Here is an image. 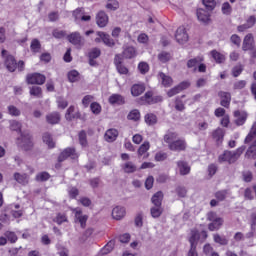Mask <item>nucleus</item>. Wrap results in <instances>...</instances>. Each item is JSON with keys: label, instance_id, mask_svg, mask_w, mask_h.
<instances>
[{"label": "nucleus", "instance_id": "1", "mask_svg": "<svg viewBox=\"0 0 256 256\" xmlns=\"http://www.w3.org/2000/svg\"><path fill=\"white\" fill-rule=\"evenodd\" d=\"M245 149H247V147L241 146L234 152L226 150L223 154L219 156L218 161L219 163L227 162L231 165L232 163H235L239 159V157H241V155H243Z\"/></svg>", "mask_w": 256, "mask_h": 256}, {"label": "nucleus", "instance_id": "2", "mask_svg": "<svg viewBox=\"0 0 256 256\" xmlns=\"http://www.w3.org/2000/svg\"><path fill=\"white\" fill-rule=\"evenodd\" d=\"M69 157L72 159H79V154L75 148L68 147L64 149L58 156V163H63V161H66V159H69Z\"/></svg>", "mask_w": 256, "mask_h": 256}, {"label": "nucleus", "instance_id": "3", "mask_svg": "<svg viewBox=\"0 0 256 256\" xmlns=\"http://www.w3.org/2000/svg\"><path fill=\"white\" fill-rule=\"evenodd\" d=\"M142 100V105H155V103H161L163 101L162 96H153V92H146L144 96L140 98Z\"/></svg>", "mask_w": 256, "mask_h": 256}, {"label": "nucleus", "instance_id": "4", "mask_svg": "<svg viewBox=\"0 0 256 256\" xmlns=\"http://www.w3.org/2000/svg\"><path fill=\"white\" fill-rule=\"evenodd\" d=\"M20 141V147L25 151H29L33 147V141H31V134L27 131L21 132V137L18 139Z\"/></svg>", "mask_w": 256, "mask_h": 256}, {"label": "nucleus", "instance_id": "5", "mask_svg": "<svg viewBox=\"0 0 256 256\" xmlns=\"http://www.w3.org/2000/svg\"><path fill=\"white\" fill-rule=\"evenodd\" d=\"M2 57H6L5 58L6 69H8L10 73L15 72V69H17V61H15V57L11 55H7V50H2Z\"/></svg>", "mask_w": 256, "mask_h": 256}, {"label": "nucleus", "instance_id": "6", "mask_svg": "<svg viewBox=\"0 0 256 256\" xmlns=\"http://www.w3.org/2000/svg\"><path fill=\"white\" fill-rule=\"evenodd\" d=\"M45 75L34 73L27 75V83L30 85H43L45 83Z\"/></svg>", "mask_w": 256, "mask_h": 256}, {"label": "nucleus", "instance_id": "7", "mask_svg": "<svg viewBox=\"0 0 256 256\" xmlns=\"http://www.w3.org/2000/svg\"><path fill=\"white\" fill-rule=\"evenodd\" d=\"M191 83L189 82H181L174 88L170 89L167 92L168 97H175V95H178V93H181V91H185V89H189Z\"/></svg>", "mask_w": 256, "mask_h": 256}, {"label": "nucleus", "instance_id": "8", "mask_svg": "<svg viewBox=\"0 0 256 256\" xmlns=\"http://www.w3.org/2000/svg\"><path fill=\"white\" fill-rule=\"evenodd\" d=\"M196 15L198 20H200L201 23H204L205 25L211 23V12L206 11L203 8L197 9Z\"/></svg>", "mask_w": 256, "mask_h": 256}, {"label": "nucleus", "instance_id": "9", "mask_svg": "<svg viewBox=\"0 0 256 256\" xmlns=\"http://www.w3.org/2000/svg\"><path fill=\"white\" fill-rule=\"evenodd\" d=\"M72 211L75 214V219L80 223L81 227L85 229L89 216L83 215L81 208H74Z\"/></svg>", "mask_w": 256, "mask_h": 256}, {"label": "nucleus", "instance_id": "10", "mask_svg": "<svg viewBox=\"0 0 256 256\" xmlns=\"http://www.w3.org/2000/svg\"><path fill=\"white\" fill-rule=\"evenodd\" d=\"M170 151H185L187 143L183 139L175 140L168 146Z\"/></svg>", "mask_w": 256, "mask_h": 256}, {"label": "nucleus", "instance_id": "11", "mask_svg": "<svg viewBox=\"0 0 256 256\" xmlns=\"http://www.w3.org/2000/svg\"><path fill=\"white\" fill-rule=\"evenodd\" d=\"M218 97L221 99L220 105L226 109H229V105H231V93L220 91L218 93Z\"/></svg>", "mask_w": 256, "mask_h": 256}, {"label": "nucleus", "instance_id": "12", "mask_svg": "<svg viewBox=\"0 0 256 256\" xmlns=\"http://www.w3.org/2000/svg\"><path fill=\"white\" fill-rule=\"evenodd\" d=\"M96 23L98 27H106L109 23V16L105 11H99L96 15Z\"/></svg>", "mask_w": 256, "mask_h": 256}, {"label": "nucleus", "instance_id": "13", "mask_svg": "<svg viewBox=\"0 0 256 256\" xmlns=\"http://www.w3.org/2000/svg\"><path fill=\"white\" fill-rule=\"evenodd\" d=\"M117 137H119V131L115 128L108 129L104 135L105 141L108 143H113L114 141H117Z\"/></svg>", "mask_w": 256, "mask_h": 256}, {"label": "nucleus", "instance_id": "14", "mask_svg": "<svg viewBox=\"0 0 256 256\" xmlns=\"http://www.w3.org/2000/svg\"><path fill=\"white\" fill-rule=\"evenodd\" d=\"M98 35L99 37L95 39L96 43H100L101 41H103V43L108 47H113V45H115V41L111 38V35L105 33Z\"/></svg>", "mask_w": 256, "mask_h": 256}, {"label": "nucleus", "instance_id": "15", "mask_svg": "<svg viewBox=\"0 0 256 256\" xmlns=\"http://www.w3.org/2000/svg\"><path fill=\"white\" fill-rule=\"evenodd\" d=\"M68 41H70L72 45H79V46L84 45L85 43V39L81 37L80 33H72L68 35Z\"/></svg>", "mask_w": 256, "mask_h": 256}, {"label": "nucleus", "instance_id": "16", "mask_svg": "<svg viewBox=\"0 0 256 256\" xmlns=\"http://www.w3.org/2000/svg\"><path fill=\"white\" fill-rule=\"evenodd\" d=\"M114 61H115L116 69L118 73H120V75H127V73H129V69H127V67L121 64V55L117 54L115 56Z\"/></svg>", "mask_w": 256, "mask_h": 256}, {"label": "nucleus", "instance_id": "17", "mask_svg": "<svg viewBox=\"0 0 256 256\" xmlns=\"http://www.w3.org/2000/svg\"><path fill=\"white\" fill-rule=\"evenodd\" d=\"M234 117L236 118L235 124L238 126L244 125L245 121H247V112H241L236 110L234 112Z\"/></svg>", "mask_w": 256, "mask_h": 256}, {"label": "nucleus", "instance_id": "18", "mask_svg": "<svg viewBox=\"0 0 256 256\" xmlns=\"http://www.w3.org/2000/svg\"><path fill=\"white\" fill-rule=\"evenodd\" d=\"M199 239H201V234L199 233V230H191V236L189 238L190 247H197Z\"/></svg>", "mask_w": 256, "mask_h": 256}, {"label": "nucleus", "instance_id": "19", "mask_svg": "<svg viewBox=\"0 0 256 256\" xmlns=\"http://www.w3.org/2000/svg\"><path fill=\"white\" fill-rule=\"evenodd\" d=\"M112 217H113V219H116V221H121V219H123V217H125V208L116 206L112 210Z\"/></svg>", "mask_w": 256, "mask_h": 256}, {"label": "nucleus", "instance_id": "20", "mask_svg": "<svg viewBox=\"0 0 256 256\" xmlns=\"http://www.w3.org/2000/svg\"><path fill=\"white\" fill-rule=\"evenodd\" d=\"M177 167L180 171V175H189V173H191V167H189V164L185 161H178Z\"/></svg>", "mask_w": 256, "mask_h": 256}, {"label": "nucleus", "instance_id": "21", "mask_svg": "<svg viewBox=\"0 0 256 256\" xmlns=\"http://www.w3.org/2000/svg\"><path fill=\"white\" fill-rule=\"evenodd\" d=\"M122 55L124 59H133L137 56V50H135V47L127 46L124 48Z\"/></svg>", "mask_w": 256, "mask_h": 256}, {"label": "nucleus", "instance_id": "22", "mask_svg": "<svg viewBox=\"0 0 256 256\" xmlns=\"http://www.w3.org/2000/svg\"><path fill=\"white\" fill-rule=\"evenodd\" d=\"M46 121L50 125H57L61 121V115L57 112H52L46 116Z\"/></svg>", "mask_w": 256, "mask_h": 256}, {"label": "nucleus", "instance_id": "23", "mask_svg": "<svg viewBox=\"0 0 256 256\" xmlns=\"http://www.w3.org/2000/svg\"><path fill=\"white\" fill-rule=\"evenodd\" d=\"M200 63H203V56H198L196 58H192L187 61V67L188 69H194V71H197V65Z\"/></svg>", "mask_w": 256, "mask_h": 256}, {"label": "nucleus", "instance_id": "24", "mask_svg": "<svg viewBox=\"0 0 256 256\" xmlns=\"http://www.w3.org/2000/svg\"><path fill=\"white\" fill-rule=\"evenodd\" d=\"M145 93V85L144 84H134L131 88V94L133 97H139V95Z\"/></svg>", "mask_w": 256, "mask_h": 256}, {"label": "nucleus", "instance_id": "25", "mask_svg": "<svg viewBox=\"0 0 256 256\" xmlns=\"http://www.w3.org/2000/svg\"><path fill=\"white\" fill-rule=\"evenodd\" d=\"M242 49L243 51H250V49H253V36L251 34L245 36Z\"/></svg>", "mask_w": 256, "mask_h": 256}, {"label": "nucleus", "instance_id": "26", "mask_svg": "<svg viewBox=\"0 0 256 256\" xmlns=\"http://www.w3.org/2000/svg\"><path fill=\"white\" fill-rule=\"evenodd\" d=\"M151 201L154 204V207H162L161 205L163 203V192L162 191L156 192L152 196Z\"/></svg>", "mask_w": 256, "mask_h": 256}, {"label": "nucleus", "instance_id": "27", "mask_svg": "<svg viewBox=\"0 0 256 256\" xmlns=\"http://www.w3.org/2000/svg\"><path fill=\"white\" fill-rule=\"evenodd\" d=\"M109 103L111 105H123V103H125V98L119 94H113L109 97Z\"/></svg>", "mask_w": 256, "mask_h": 256}, {"label": "nucleus", "instance_id": "28", "mask_svg": "<svg viewBox=\"0 0 256 256\" xmlns=\"http://www.w3.org/2000/svg\"><path fill=\"white\" fill-rule=\"evenodd\" d=\"M14 179L17 183H20V185H27V183H29V176L27 174L16 172L14 173Z\"/></svg>", "mask_w": 256, "mask_h": 256}, {"label": "nucleus", "instance_id": "29", "mask_svg": "<svg viewBox=\"0 0 256 256\" xmlns=\"http://www.w3.org/2000/svg\"><path fill=\"white\" fill-rule=\"evenodd\" d=\"M256 23V18L255 16H250L247 20V23L244 25L238 26V31L243 32L245 29H251Z\"/></svg>", "mask_w": 256, "mask_h": 256}, {"label": "nucleus", "instance_id": "30", "mask_svg": "<svg viewBox=\"0 0 256 256\" xmlns=\"http://www.w3.org/2000/svg\"><path fill=\"white\" fill-rule=\"evenodd\" d=\"M212 137L217 141V143H221V141H223V137H225V130H223V128H217L212 132Z\"/></svg>", "mask_w": 256, "mask_h": 256}, {"label": "nucleus", "instance_id": "31", "mask_svg": "<svg viewBox=\"0 0 256 256\" xmlns=\"http://www.w3.org/2000/svg\"><path fill=\"white\" fill-rule=\"evenodd\" d=\"M159 77L164 87H171V85H173V78H171V76H168L163 72H160Z\"/></svg>", "mask_w": 256, "mask_h": 256}, {"label": "nucleus", "instance_id": "32", "mask_svg": "<svg viewBox=\"0 0 256 256\" xmlns=\"http://www.w3.org/2000/svg\"><path fill=\"white\" fill-rule=\"evenodd\" d=\"M174 37L179 45H185L189 41V34L187 33H176Z\"/></svg>", "mask_w": 256, "mask_h": 256}, {"label": "nucleus", "instance_id": "33", "mask_svg": "<svg viewBox=\"0 0 256 256\" xmlns=\"http://www.w3.org/2000/svg\"><path fill=\"white\" fill-rule=\"evenodd\" d=\"M254 140V143H256V122L253 123L252 128L245 138V143H251V141Z\"/></svg>", "mask_w": 256, "mask_h": 256}, {"label": "nucleus", "instance_id": "34", "mask_svg": "<svg viewBox=\"0 0 256 256\" xmlns=\"http://www.w3.org/2000/svg\"><path fill=\"white\" fill-rule=\"evenodd\" d=\"M223 226V218L214 220L208 225L209 231H219L221 227Z\"/></svg>", "mask_w": 256, "mask_h": 256}, {"label": "nucleus", "instance_id": "35", "mask_svg": "<svg viewBox=\"0 0 256 256\" xmlns=\"http://www.w3.org/2000/svg\"><path fill=\"white\" fill-rule=\"evenodd\" d=\"M150 213H151V217H153V219H159V217H161V215H163V207L162 206H153L150 209Z\"/></svg>", "mask_w": 256, "mask_h": 256}, {"label": "nucleus", "instance_id": "36", "mask_svg": "<svg viewBox=\"0 0 256 256\" xmlns=\"http://www.w3.org/2000/svg\"><path fill=\"white\" fill-rule=\"evenodd\" d=\"M43 142L46 143V145L49 147V149H53L55 147V141H53V136L49 133H44L43 134Z\"/></svg>", "mask_w": 256, "mask_h": 256}, {"label": "nucleus", "instance_id": "37", "mask_svg": "<svg viewBox=\"0 0 256 256\" xmlns=\"http://www.w3.org/2000/svg\"><path fill=\"white\" fill-rule=\"evenodd\" d=\"M74 113H75V106H70L65 115L67 121H73V119H78L79 114H74Z\"/></svg>", "mask_w": 256, "mask_h": 256}, {"label": "nucleus", "instance_id": "38", "mask_svg": "<svg viewBox=\"0 0 256 256\" xmlns=\"http://www.w3.org/2000/svg\"><path fill=\"white\" fill-rule=\"evenodd\" d=\"M245 158L246 159H256V143L251 145L246 153H245Z\"/></svg>", "mask_w": 256, "mask_h": 256}, {"label": "nucleus", "instance_id": "39", "mask_svg": "<svg viewBox=\"0 0 256 256\" xmlns=\"http://www.w3.org/2000/svg\"><path fill=\"white\" fill-rule=\"evenodd\" d=\"M124 173H135L137 166L133 162H126L123 166Z\"/></svg>", "mask_w": 256, "mask_h": 256}, {"label": "nucleus", "instance_id": "40", "mask_svg": "<svg viewBox=\"0 0 256 256\" xmlns=\"http://www.w3.org/2000/svg\"><path fill=\"white\" fill-rule=\"evenodd\" d=\"M210 53L213 59L216 61V63H223V61H225V56L217 50H212Z\"/></svg>", "mask_w": 256, "mask_h": 256}, {"label": "nucleus", "instance_id": "41", "mask_svg": "<svg viewBox=\"0 0 256 256\" xmlns=\"http://www.w3.org/2000/svg\"><path fill=\"white\" fill-rule=\"evenodd\" d=\"M158 60L161 63H167L168 61H171V53L162 51L161 53L158 54Z\"/></svg>", "mask_w": 256, "mask_h": 256}, {"label": "nucleus", "instance_id": "42", "mask_svg": "<svg viewBox=\"0 0 256 256\" xmlns=\"http://www.w3.org/2000/svg\"><path fill=\"white\" fill-rule=\"evenodd\" d=\"M175 139H177V133H175V132H167L164 135V141H165V143H168V145H171V143H173V141H175Z\"/></svg>", "mask_w": 256, "mask_h": 256}, {"label": "nucleus", "instance_id": "43", "mask_svg": "<svg viewBox=\"0 0 256 256\" xmlns=\"http://www.w3.org/2000/svg\"><path fill=\"white\" fill-rule=\"evenodd\" d=\"M214 241L218 243L219 245H228L229 240L225 236H221L219 234H214L213 236Z\"/></svg>", "mask_w": 256, "mask_h": 256}, {"label": "nucleus", "instance_id": "44", "mask_svg": "<svg viewBox=\"0 0 256 256\" xmlns=\"http://www.w3.org/2000/svg\"><path fill=\"white\" fill-rule=\"evenodd\" d=\"M127 119H129L130 121H139V119H141V113L137 109L132 110L128 114Z\"/></svg>", "mask_w": 256, "mask_h": 256}, {"label": "nucleus", "instance_id": "45", "mask_svg": "<svg viewBox=\"0 0 256 256\" xmlns=\"http://www.w3.org/2000/svg\"><path fill=\"white\" fill-rule=\"evenodd\" d=\"M79 143L82 147H87V132L85 130H81L78 134Z\"/></svg>", "mask_w": 256, "mask_h": 256}, {"label": "nucleus", "instance_id": "46", "mask_svg": "<svg viewBox=\"0 0 256 256\" xmlns=\"http://www.w3.org/2000/svg\"><path fill=\"white\" fill-rule=\"evenodd\" d=\"M54 223L57 225H62V223H67V215L63 213H58L56 217L53 219Z\"/></svg>", "mask_w": 256, "mask_h": 256}, {"label": "nucleus", "instance_id": "47", "mask_svg": "<svg viewBox=\"0 0 256 256\" xmlns=\"http://www.w3.org/2000/svg\"><path fill=\"white\" fill-rule=\"evenodd\" d=\"M113 247H115V240H110L107 245L101 250L102 255H107V253H111V251H113Z\"/></svg>", "mask_w": 256, "mask_h": 256}, {"label": "nucleus", "instance_id": "48", "mask_svg": "<svg viewBox=\"0 0 256 256\" xmlns=\"http://www.w3.org/2000/svg\"><path fill=\"white\" fill-rule=\"evenodd\" d=\"M8 113L11 115V117H19L21 115V110L14 105H9Z\"/></svg>", "mask_w": 256, "mask_h": 256}, {"label": "nucleus", "instance_id": "49", "mask_svg": "<svg viewBox=\"0 0 256 256\" xmlns=\"http://www.w3.org/2000/svg\"><path fill=\"white\" fill-rule=\"evenodd\" d=\"M51 179V175L48 172H41L36 175V181L45 182Z\"/></svg>", "mask_w": 256, "mask_h": 256}, {"label": "nucleus", "instance_id": "50", "mask_svg": "<svg viewBox=\"0 0 256 256\" xmlns=\"http://www.w3.org/2000/svg\"><path fill=\"white\" fill-rule=\"evenodd\" d=\"M145 123L147 125H155L157 123V116L155 114H146Z\"/></svg>", "mask_w": 256, "mask_h": 256}, {"label": "nucleus", "instance_id": "51", "mask_svg": "<svg viewBox=\"0 0 256 256\" xmlns=\"http://www.w3.org/2000/svg\"><path fill=\"white\" fill-rule=\"evenodd\" d=\"M118 7L119 2L117 0H108L106 4V9H109V11H117Z\"/></svg>", "mask_w": 256, "mask_h": 256}, {"label": "nucleus", "instance_id": "52", "mask_svg": "<svg viewBox=\"0 0 256 256\" xmlns=\"http://www.w3.org/2000/svg\"><path fill=\"white\" fill-rule=\"evenodd\" d=\"M5 237L10 241V243H17V234L15 232L6 231L4 233Z\"/></svg>", "mask_w": 256, "mask_h": 256}, {"label": "nucleus", "instance_id": "53", "mask_svg": "<svg viewBox=\"0 0 256 256\" xmlns=\"http://www.w3.org/2000/svg\"><path fill=\"white\" fill-rule=\"evenodd\" d=\"M151 145L149 142H144L138 149V155L141 157L142 155H145L146 151H149V148Z\"/></svg>", "mask_w": 256, "mask_h": 256}, {"label": "nucleus", "instance_id": "54", "mask_svg": "<svg viewBox=\"0 0 256 256\" xmlns=\"http://www.w3.org/2000/svg\"><path fill=\"white\" fill-rule=\"evenodd\" d=\"M202 3L208 11H213V9H215V0H202Z\"/></svg>", "mask_w": 256, "mask_h": 256}, {"label": "nucleus", "instance_id": "55", "mask_svg": "<svg viewBox=\"0 0 256 256\" xmlns=\"http://www.w3.org/2000/svg\"><path fill=\"white\" fill-rule=\"evenodd\" d=\"M138 71H140L142 75H145V73L149 72V64H147L146 62H140L138 64Z\"/></svg>", "mask_w": 256, "mask_h": 256}, {"label": "nucleus", "instance_id": "56", "mask_svg": "<svg viewBox=\"0 0 256 256\" xmlns=\"http://www.w3.org/2000/svg\"><path fill=\"white\" fill-rule=\"evenodd\" d=\"M89 59H97L98 57H101V50L99 48H93L89 54Z\"/></svg>", "mask_w": 256, "mask_h": 256}, {"label": "nucleus", "instance_id": "57", "mask_svg": "<svg viewBox=\"0 0 256 256\" xmlns=\"http://www.w3.org/2000/svg\"><path fill=\"white\" fill-rule=\"evenodd\" d=\"M68 79L71 83H75V81H77V79H79V72H77L76 70H72L68 73Z\"/></svg>", "mask_w": 256, "mask_h": 256}, {"label": "nucleus", "instance_id": "58", "mask_svg": "<svg viewBox=\"0 0 256 256\" xmlns=\"http://www.w3.org/2000/svg\"><path fill=\"white\" fill-rule=\"evenodd\" d=\"M227 190H221L215 193V197L218 201H225L227 198Z\"/></svg>", "mask_w": 256, "mask_h": 256}, {"label": "nucleus", "instance_id": "59", "mask_svg": "<svg viewBox=\"0 0 256 256\" xmlns=\"http://www.w3.org/2000/svg\"><path fill=\"white\" fill-rule=\"evenodd\" d=\"M90 109H91L92 113H94V115H99V113H101V105H99V103H97V102H93L90 105Z\"/></svg>", "mask_w": 256, "mask_h": 256}, {"label": "nucleus", "instance_id": "60", "mask_svg": "<svg viewBox=\"0 0 256 256\" xmlns=\"http://www.w3.org/2000/svg\"><path fill=\"white\" fill-rule=\"evenodd\" d=\"M41 87L39 86H33L32 88H30V95H33L34 97H41Z\"/></svg>", "mask_w": 256, "mask_h": 256}, {"label": "nucleus", "instance_id": "61", "mask_svg": "<svg viewBox=\"0 0 256 256\" xmlns=\"http://www.w3.org/2000/svg\"><path fill=\"white\" fill-rule=\"evenodd\" d=\"M231 11H232L231 4H229V2H224L222 4V13L224 15H231Z\"/></svg>", "mask_w": 256, "mask_h": 256}, {"label": "nucleus", "instance_id": "62", "mask_svg": "<svg viewBox=\"0 0 256 256\" xmlns=\"http://www.w3.org/2000/svg\"><path fill=\"white\" fill-rule=\"evenodd\" d=\"M176 193L178 195V197H187V188H185L184 186H178L176 188Z\"/></svg>", "mask_w": 256, "mask_h": 256}, {"label": "nucleus", "instance_id": "63", "mask_svg": "<svg viewBox=\"0 0 256 256\" xmlns=\"http://www.w3.org/2000/svg\"><path fill=\"white\" fill-rule=\"evenodd\" d=\"M10 129L11 131H21V124L17 120H12L10 122Z\"/></svg>", "mask_w": 256, "mask_h": 256}, {"label": "nucleus", "instance_id": "64", "mask_svg": "<svg viewBox=\"0 0 256 256\" xmlns=\"http://www.w3.org/2000/svg\"><path fill=\"white\" fill-rule=\"evenodd\" d=\"M83 15H85L83 8H77L73 11V17H75L76 21L81 19Z\"/></svg>", "mask_w": 256, "mask_h": 256}]
</instances>
